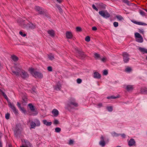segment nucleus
<instances>
[{
  "mask_svg": "<svg viewBox=\"0 0 147 147\" xmlns=\"http://www.w3.org/2000/svg\"><path fill=\"white\" fill-rule=\"evenodd\" d=\"M48 34L52 37H53L55 36V33L53 30H49L47 31Z\"/></svg>",
  "mask_w": 147,
  "mask_h": 147,
  "instance_id": "412c9836",
  "label": "nucleus"
},
{
  "mask_svg": "<svg viewBox=\"0 0 147 147\" xmlns=\"http://www.w3.org/2000/svg\"><path fill=\"white\" fill-rule=\"evenodd\" d=\"M74 141L72 140H69V145L73 144Z\"/></svg>",
  "mask_w": 147,
  "mask_h": 147,
  "instance_id": "603ef678",
  "label": "nucleus"
},
{
  "mask_svg": "<svg viewBox=\"0 0 147 147\" xmlns=\"http://www.w3.org/2000/svg\"><path fill=\"white\" fill-rule=\"evenodd\" d=\"M82 82V80L80 78H78L77 80V83L78 84H80Z\"/></svg>",
  "mask_w": 147,
  "mask_h": 147,
  "instance_id": "c03bdc74",
  "label": "nucleus"
},
{
  "mask_svg": "<svg viewBox=\"0 0 147 147\" xmlns=\"http://www.w3.org/2000/svg\"><path fill=\"white\" fill-rule=\"evenodd\" d=\"M141 92L142 94H147V90H146L144 92H143L142 91H141Z\"/></svg>",
  "mask_w": 147,
  "mask_h": 147,
  "instance_id": "052dcab7",
  "label": "nucleus"
},
{
  "mask_svg": "<svg viewBox=\"0 0 147 147\" xmlns=\"http://www.w3.org/2000/svg\"><path fill=\"white\" fill-rule=\"evenodd\" d=\"M43 123L45 125L47 126H50L51 125L52 123L51 122H49L47 121L46 120H44L42 121Z\"/></svg>",
  "mask_w": 147,
  "mask_h": 147,
  "instance_id": "393cba45",
  "label": "nucleus"
},
{
  "mask_svg": "<svg viewBox=\"0 0 147 147\" xmlns=\"http://www.w3.org/2000/svg\"><path fill=\"white\" fill-rule=\"evenodd\" d=\"M30 71L31 74L35 78H42L43 77V75L42 73L38 72L35 71H34V69L33 68L30 69Z\"/></svg>",
  "mask_w": 147,
  "mask_h": 147,
  "instance_id": "20e7f679",
  "label": "nucleus"
},
{
  "mask_svg": "<svg viewBox=\"0 0 147 147\" xmlns=\"http://www.w3.org/2000/svg\"><path fill=\"white\" fill-rule=\"evenodd\" d=\"M20 110L24 113H25L26 112V111L25 110L24 108L23 107H21L20 108Z\"/></svg>",
  "mask_w": 147,
  "mask_h": 147,
  "instance_id": "a18cd8bd",
  "label": "nucleus"
},
{
  "mask_svg": "<svg viewBox=\"0 0 147 147\" xmlns=\"http://www.w3.org/2000/svg\"><path fill=\"white\" fill-rule=\"evenodd\" d=\"M92 7L93 9L96 10V11H98V9L96 8L95 5H92Z\"/></svg>",
  "mask_w": 147,
  "mask_h": 147,
  "instance_id": "864d4df0",
  "label": "nucleus"
},
{
  "mask_svg": "<svg viewBox=\"0 0 147 147\" xmlns=\"http://www.w3.org/2000/svg\"><path fill=\"white\" fill-rule=\"evenodd\" d=\"M8 105L9 107L13 110L14 113H17V110L16 109L14 105L12 104L10 102H8Z\"/></svg>",
  "mask_w": 147,
  "mask_h": 147,
  "instance_id": "ddd939ff",
  "label": "nucleus"
},
{
  "mask_svg": "<svg viewBox=\"0 0 147 147\" xmlns=\"http://www.w3.org/2000/svg\"><path fill=\"white\" fill-rule=\"evenodd\" d=\"M14 135L16 137H18L21 133L22 128L20 125H17L13 128Z\"/></svg>",
  "mask_w": 147,
  "mask_h": 147,
  "instance_id": "7ed1b4c3",
  "label": "nucleus"
},
{
  "mask_svg": "<svg viewBox=\"0 0 147 147\" xmlns=\"http://www.w3.org/2000/svg\"><path fill=\"white\" fill-rule=\"evenodd\" d=\"M113 25L115 27H116L118 26V23L117 22H114L113 23Z\"/></svg>",
  "mask_w": 147,
  "mask_h": 147,
  "instance_id": "09e8293b",
  "label": "nucleus"
},
{
  "mask_svg": "<svg viewBox=\"0 0 147 147\" xmlns=\"http://www.w3.org/2000/svg\"><path fill=\"white\" fill-rule=\"evenodd\" d=\"M36 10L37 11L38 13L41 15H44L45 12L39 6H36L35 7Z\"/></svg>",
  "mask_w": 147,
  "mask_h": 147,
  "instance_id": "f8f14e48",
  "label": "nucleus"
},
{
  "mask_svg": "<svg viewBox=\"0 0 147 147\" xmlns=\"http://www.w3.org/2000/svg\"><path fill=\"white\" fill-rule=\"evenodd\" d=\"M27 99L26 97H24L23 98L22 102L23 103H26L27 102Z\"/></svg>",
  "mask_w": 147,
  "mask_h": 147,
  "instance_id": "c9c22d12",
  "label": "nucleus"
},
{
  "mask_svg": "<svg viewBox=\"0 0 147 147\" xmlns=\"http://www.w3.org/2000/svg\"><path fill=\"white\" fill-rule=\"evenodd\" d=\"M1 144H2L1 143L0 141V147H2Z\"/></svg>",
  "mask_w": 147,
  "mask_h": 147,
  "instance_id": "69168bd1",
  "label": "nucleus"
},
{
  "mask_svg": "<svg viewBox=\"0 0 147 147\" xmlns=\"http://www.w3.org/2000/svg\"><path fill=\"white\" fill-rule=\"evenodd\" d=\"M97 29L96 27L95 26H94L92 27V30H97Z\"/></svg>",
  "mask_w": 147,
  "mask_h": 147,
  "instance_id": "6e6d98bb",
  "label": "nucleus"
},
{
  "mask_svg": "<svg viewBox=\"0 0 147 147\" xmlns=\"http://www.w3.org/2000/svg\"><path fill=\"white\" fill-rule=\"evenodd\" d=\"M144 9L145 11L146 12H147V9Z\"/></svg>",
  "mask_w": 147,
  "mask_h": 147,
  "instance_id": "338daca9",
  "label": "nucleus"
},
{
  "mask_svg": "<svg viewBox=\"0 0 147 147\" xmlns=\"http://www.w3.org/2000/svg\"><path fill=\"white\" fill-rule=\"evenodd\" d=\"M78 104L75 101H70L67 105V108L69 109H71L74 108V107H77Z\"/></svg>",
  "mask_w": 147,
  "mask_h": 147,
  "instance_id": "423d86ee",
  "label": "nucleus"
},
{
  "mask_svg": "<svg viewBox=\"0 0 147 147\" xmlns=\"http://www.w3.org/2000/svg\"><path fill=\"white\" fill-rule=\"evenodd\" d=\"M52 113L54 117H57L59 114L58 111L56 109H53L52 111Z\"/></svg>",
  "mask_w": 147,
  "mask_h": 147,
  "instance_id": "dca6fc26",
  "label": "nucleus"
},
{
  "mask_svg": "<svg viewBox=\"0 0 147 147\" xmlns=\"http://www.w3.org/2000/svg\"><path fill=\"white\" fill-rule=\"evenodd\" d=\"M23 70L21 66L18 63L15 64L13 67L12 68V73L18 76H20V74Z\"/></svg>",
  "mask_w": 147,
  "mask_h": 147,
  "instance_id": "f257e3e1",
  "label": "nucleus"
},
{
  "mask_svg": "<svg viewBox=\"0 0 147 147\" xmlns=\"http://www.w3.org/2000/svg\"><path fill=\"white\" fill-rule=\"evenodd\" d=\"M131 71V67H128L125 69V71L127 72H130Z\"/></svg>",
  "mask_w": 147,
  "mask_h": 147,
  "instance_id": "2f4dec72",
  "label": "nucleus"
},
{
  "mask_svg": "<svg viewBox=\"0 0 147 147\" xmlns=\"http://www.w3.org/2000/svg\"><path fill=\"white\" fill-rule=\"evenodd\" d=\"M123 19V18L122 16H120V21L122 20Z\"/></svg>",
  "mask_w": 147,
  "mask_h": 147,
  "instance_id": "e2e57ef3",
  "label": "nucleus"
},
{
  "mask_svg": "<svg viewBox=\"0 0 147 147\" xmlns=\"http://www.w3.org/2000/svg\"><path fill=\"white\" fill-rule=\"evenodd\" d=\"M123 61L125 63H127L129 60V55L128 53H123Z\"/></svg>",
  "mask_w": 147,
  "mask_h": 147,
  "instance_id": "9b49d317",
  "label": "nucleus"
},
{
  "mask_svg": "<svg viewBox=\"0 0 147 147\" xmlns=\"http://www.w3.org/2000/svg\"><path fill=\"white\" fill-rule=\"evenodd\" d=\"M3 96L4 97V98L6 99H8L7 97L6 94L4 93V92H3Z\"/></svg>",
  "mask_w": 147,
  "mask_h": 147,
  "instance_id": "5fc2aeb1",
  "label": "nucleus"
},
{
  "mask_svg": "<svg viewBox=\"0 0 147 147\" xmlns=\"http://www.w3.org/2000/svg\"><path fill=\"white\" fill-rule=\"evenodd\" d=\"M30 109L32 112V115H35L37 114L38 112L35 110L34 107L31 103H30L28 105Z\"/></svg>",
  "mask_w": 147,
  "mask_h": 147,
  "instance_id": "6e6552de",
  "label": "nucleus"
},
{
  "mask_svg": "<svg viewBox=\"0 0 147 147\" xmlns=\"http://www.w3.org/2000/svg\"><path fill=\"white\" fill-rule=\"evenodd\" d=\"M93 77L95 78L100 79L101 78V76L98 72L96 71L94 73Z\"/></svg>",
  "mask_w": 147,
  "mask_h": 147,
  "instance_id": "f3484780",
  "label": "nucleus"
},
{
  "mask_svg": "<svg viewBox=\"0 0 147 147\" xmlns=\"http://www.w3.org/2000/svg\"><path fill=\"white\" fill-rule=\"evenodd\" d=\"M9 147H12L11 145H9Z\"/></svg>",
  "mask_w": 147,
  "mask_h": 147,
  "instance_id": "774afa93",
  "label": "nucleus"
},
{
  "mask_svg": "<svg viewBox=\"0 0 147 147\" xmlns=\"http://www.w3.org/2000/svg\"><path fill=\"white\" fill-rule=\"evenodd\" d=\"M135 143L134 140L133 139H131L128 142V145L130 146H133Z\"/></svg>",
  "mask_w": 147,
  "mask_h": 147,
  "instance_id": "aec40b11",
  "label": "nucleus"
},
{
  "mask_svg": "<svg viewBox=\"0 0 147 147\" xmlns=\"http://www.w3.org/2000/svg\"><path fill=\"white\" fill-rule=\"evenodd\" d=\"M131 22L134 23L138 25L142 26H146L147 25V24L146 23H142L141 22H137L134 20H131Z\"/></svg>",
  "mask_w": 147,
  "mask_h": 147,
  "instance_id": "4468645a",
  "label": "nucleus"
},
{
  "mask_svg": "<svg viewBox=\"0 0 147 147\" xmlns=\"http://www.w3.org/2000/svg\"><path fill=\"white\" fill-rule=\"evenodd\" d=\"M11 58L14 61H17L19 59V58L15 55H12L11 56Z\"/></svg>",
  "mask_w": 147,
  "mask_h": 147,
  "instance_id": "5701e85b",
  "label": "nucleus"
},
{
  "mask_svg": "<svg viewBox=\"0 0 147 147\" xmlns=\"http://www.w3.org/2000/svg\"><path fill=\"white\" fill-rule=\"evenodd\" d=\"M111 134L112 136L113 137H117L118 136H119V134H117L115 132H113L111 133Z\"/></svg>",
  "mask_w": 147,
  "mask_h": 147,
  "instance_id": "72a5a7b5",
  "label": "nucleus"
},
{
  "mask_svg": "<svg viewBox=\"0 0 147 147\" xmlns=\"http://www.w3.org/2000/svg\"><path fill=\"white\" fill-rule=\"evenodd\" d=\"M48 57L49 59L51 60H53L54 59V56L53 55L51 54L49 55H48Z\"/></svg>",
  "mask_w": 147,
  "mask_h": 147,
  "instance_id": "bb28decb",
  "label": "nucleus"
},
{
  "mask_svg": "<svg viewBox=\"0 0 147 147\" xmlns=\"http://www.w3.org/2000/svg\"><path fill=\"white\" fill-rule=\"evenodd\" d=\"M20 76L23 79H26L28 77L29 75L26 71L23 70L20 74Z\"/></svg>",
  "mask_w": 147,
  "mask_h": 147,
  "instance_id": "9d476101",
  "label": "nucleus"
},
{
  "mask_svg": "<svg viewBox=\"0 0 147 147\" xmlns=\"http://www.w3.org/2000/svg\"><path fill=\"white\" fill-rule=\"evenodd\" d=\"M94 57L98 59L100 57V55L97 53H95L94 54Z\"/></svg>",
  "mask_w": 147,
  "mask_h": 147,
  "instance_id": "a19ab883",
  "label": "nucleus"
},
{
  "mask_svg": "<svg viewBox=\"0 0 147 147\" xmlns=\"http://www.w3.org/2000/svg\"><path fill=\"white\" fill-rule=\"evenodd\" d=\"M47 70L50 71H52V67L51 66H49L47 67Z\"/></svg>",
  "mask_w": 147,
  "mask_h": 147,
  "instance_id": "49530a36",
  "label": "nucleus"
},
{
  "mask_svg": "<svg viewBox=\"0 0 147 147\" xmlns=\"http://www.w3.org/2000/svg\"><path fill=\"white\" fill-rule=\"evenodd\" d=\"M133 86L130 85L127 86L125 88V89L126 90L128 91L131 90L133 89Z\"/></svg>",
  "mask_w": 147,
  "mask_h": 147,
  "instance_id": "a878e982",
  "label": "nucleus"
},
{
  "mask_svg": "<svg viewBox=\"0 0 147 147\" xmlns=\"http://www.w3.org/2000/svg\"><path fill=\"white\" fill-rule=\"evenodd\" d=\"M98 13L101 16L105 18H108L110 16L109 14L106 11H100Z\"/></svg>",
  "mask_w": 147,
  "mask_h": 147,
  "instance_id": "1a4fd4ad",
  "label": "nucleus"
},
{
  "mask_svg": "<svg viewBox=\"0 0 147 147\" xmlns=\"http://www.w3.org/2000/svg\"><path fill=\"white\" fill-rule=\"evenodd\" d=\"M32 144L27 140H24V141H22V143L20 147H31Z\"/></svg>",
  "mask_w": 147,
  "mask_h": 147,
  "instance_id": "0eeeda50",
  "label": "nucleus"
},
{
  "mask_svg": "<svg viewBox=\"0 0 147 147\" xmlns=\"http://www.w3.org/2000/svg\"><path fill=\"white\" fill-rule=\"evenodd\" d=\"M76 29L77 31L80 32L82 31V28L80 27H77Z\"/></svg>",
  "mask_w": 147,
  "mask_h": 147,
  "instance_id": "ea45409f",
  "label": "nucleus"
},
{
  "mask_svg": "<svg viewBox=\"0 0 147 147\" xmlns=\"http://www.w3.org/2000/svg\"><path fill=\"white\" fill-rule=\"evenodd\" d=\"M121 135V137L123 138H125V134H122Z\"/></svg>",
  "mask_w": 147,
  "mask_h": 147,
  "instance_id": "4d7b16f0",
  "label": "nucleus"
},
{
  "mask_svg": "<svg viewBox=\"0 0 147 147\" xmlns=\"http://www.w3.org/2000/svg\"><path fill=\"white\" fill-rule=\"evenodd\" d=\"M107 60V58L106 57H104L101 59V60L103 62H105Z\"/></svg>",
  "mask_w": 147,
  "mask_h": 147,
  "instance_id": "de8ad7c7",
  "label": "nucleus"
},
{
  "mask_svg": "<svg viewBox=\"0 0 147 147\" xmlns=\"http://www.w3.org/2000/svg\"><path fill=\"white\" fill-rule=\"evenodd\" d=\"M57 7L58 9L59 10V11L61 13H62V10L61 8V7H60L59 5H57Z\"/></svg>",
  "mask_w": 147,
  "mask_h": 147,
  "instance_id": "79ce46f5",
  "label": "nucleus"
},
{
  "mask_svg": "<svg viewBox=\"0 0 147 147\" xmlns=\"http://www.w3.org/2000/svg\"><path fill=\"white\" fill-rule=\"evenodd\" d=\"M108 74V71L107 70H105L103 71V74L105 75H107Z\"/></svg>",
  "mask_w": 147,
  "mask_h": 147,
  "instance_id": "37998d69",
  "label": "nucleus"
},
{
  "mask_svg": "<svg viewBox=\"0 0 147 147\" xmlns=\"http://www.w3.org/2000/svg\"><path fill=\"white\" fill-rule=\"evenodd\" d=\"M36 126H39L40 125V121L38 119H36L34 120Z\"/></svg>",
  "mask_w": 147,
  "mask_h": 147,
  "instance_id": "cd10ccee",
  "label": "nucleus"
},
{
  "mask_svg": "<svg viewBox=\"0 0 147 147\" xmlns=\"http://www.w3.org/2000/svg\"><path fill=\"white\" fill-rule=\"evenodd\" d=\"M57 1L59 3H61L62 2V0H57Z\"/></svg>",
  "mask_w": 147,
  "mask_h": 147,
  "instance_id": "680f3d73",
  "label": "nucleus"
},
{
  "mask_svg": "<svg viewBox=\"0 0 147 147\" xmlns=\"http://www.w3.org/2000/svg\"><path fill=\"white\" fill-rule=\"evenodd\" d=\"M99 108L101 107L102 106V103H99L98 105Z\"/></svg>",
  "mask_w": 147,
  "mask_h": 147,
  "instance_id": "bf43d9fd",
  "label": "nucleus"
},
{
  "mask_svg": "<svg viewBox=\"0 0 147 147\" xmlns=\"http://www.w3.org/2000/svg\"><path fill=\"white\" fill-rule=\"evenodd\" d=\"M17 105L20 108L21 107L20 104L19 102H17Z\"/></svg>",
  "mask_w": 147,
  "mask_h": 147,
  "instance_id": "13d9d810",
  "label": "nucleus"
},
{
  "mask_svg": "<svg viewBox=\"0 0 147 147\" xmlns=\"http://www.w3.org/2000/svg\"><path fill=\"white\" fill-rule=\"evenodd\" d=\"M85 40L87 42H89L90 40V37L89 36H87L86 37Z\"/></svg>",
  "mask_w": 147,
  "mask_h": 147,
  "instance_id": "58836bf2",
  "label": "nucleus"
},
{
  "mask_svg": "<svg viewBox=\"0 0 147 147\" xmlns=\"http://www.w3.org/2000/svg\"><path fill=\"white\" fill-rule=\"evenodd\" d=\"M135 37L136 41L139 43H142L143 41V37L138 32H136L135 34Z\"/></svg>",
  "mask_w": 147,
  "mask_h": 147,
  "instance_id": "39448f33",
  "label": "nucleus"
},
{
  "mask_svg": "<svg viewBox=\"0 0 147 147\" xmlns=\"http://www.w3.org/2000/svg\"><path fill=\"white\" fill-rule=\"evenodd\" d=\"M55 131L56 132H59L61 131V129L59 127H56L55 129Z\"/></svg>",
  "mask_w": 147,
  "mask_h": 147,
  "instance_id": "f704fd0d",
  "label": "nucleus"
},
{
  "mask_svg": "<svg viewBox=\"0 0 147 147\" xmlns=\"http://www.w3.org/2000/svg\"><path fill=\"white\" fill-rule=\"evenodd\" d=\"M61 85L60 83H58L56 85L54 86V89L57 91L60 90L61 89Z\"/></svg>",
  "mask_w": 147,
  "mask_h": 147,
  "instance_id": "a211bd4d",
  "label": "nucleus"
},
{
  "mask_svg": "<svg viewBox=\"0 0 147 147\" xmlns=\"http://www.w3.org/2000/svg\"><path fill=\"white\" fill-rule=\"evenodd\" d=\"M119 97V96H108L107 97V98L108 99H110V98L115 99L117 98H118Z\"/></svg>",
  "mask_w": 147,
  "mask_h": 147,
  "instance_id": "c756f323",
  "label": "nucleus"
},
{
  "mask_svg": "<svg viewBox=\"0 0 147 147\" xmlns=\"http://www.w3.org/2000/svg\"><path fill=\"white\" fill-rule=\"evenodd\" d=\"M59 122L58 120L57 119H55V120L53 121V123L54 124H59Z\"/></svg>",
  "mask_w": 147,
  "mask_h": 147,
  "instance_id": "4c0bfd02",
  "label": "nucleus"
},
{
  "mask_svg": "<svg viewBox=\"0 0 147 147\" xmlns=\"http://www.w3.org/2000/svg\"><path fill=\"white\" fill-rule=\"evenodd\" d=\"M66 36L67 38L71 39L72 37V34L71 32L69 31H67L66 33Z\"/></svg>",
  "mask_w": 147,
  "mask_h": 147,
  "instance_id": "6ab92c4d",
  "label": "nucleus"
},
{
  "mask_svg": "<svg viewBox=\"0 0 147 147\" xmlns=\"http://www.w3.org/2000/svg\"><path fill=\"white\" fill-rule=\"evenodd\" d=\"M32 93L34 94H36V89L35 88H33L32 90V91L31 92Z\"/></svg>",
  "mask_w": 147,
  "mask_h": 147,
  "instance_id": "8fccbe9b",
  "label": "nucleus"
},
{
  "mask_svg": "<svg viewBox=\"0 0 147 147\" xmlns=\"http://www.w3.org/2000/svg\"><path fill=\"white\" fill-rule=\"evenodd\" d=\"M78 53L79 54L80 56L82 58H85L86 56L84 53L82 51L78 50Z\"/></svg>",
  "mask_w": 147,
  "mask_h": 147,
  "instance_id": "4be33fe9",
  "label": "nucleus"
},
{
  "mask_svg": "<svg viewBox=\"0 0 147 147\" xmlns=\"http://www.w3.org/2000/svg\"><path fill=\"white\" fill-rule=\"evenodd\" d=\"M9 117L10 114L8 113H7V114H5V117L6 119H9Z\"/></svg>",
  "mask_w": 147,
  "mask_h": 147,
  "instance_id": "e433bc0d",
  "label": "nucleus"
},
{
  "mask_svg": "<svg viewBox=\"0 0 147 147\" xmlns=\"http://www.w3.org/2000/svg\"><path fill=\"white\" fill-rule=\"evenodd\" d=\"M18 22H21V24L22 26L24 28L27 29H35L36 27V25L32 24V23H28L27 24H26L24 23V22L22 21V22L21 21L20 22L19 20L18 21Z\"/></svg>",
  "mask_w": 147,
  "mask_h": 147,
  "instance_id": "f03ea898",
  "label": "nucleus"
},
{
  "mask_svg": "<svg viewBox=\"0 0 147 147\" xmlns=\"http://www.w3.org/2000/svg\"><path fill=\"white\" fill-rule=\"evenodd\" d=\"M20 34L21 35L23 36H26V34H23L22 32V31H20L19 32Z\"/></svg>",
  "mask_w": 147,
  "mask_h": 147,
  "instance_id": "3c124183",
  "label": "nucleus"
},
{
  "mask_svg": "<svg viewBox=\"0 0 147 147\" xmlns=\"http://www.w3.org/2000/svg\"><path fill=\"white\" fill-rule=\"evenodd\" d=\"M139 32L143 34L144 33V31L142 30H141L139 31Z\"/></svg>",
  "mask_w": 147,
  "mask_h": 147,
  "instance_id": "0e129e2a",
  "label": "nucleus"
},
{
  "mask_svg": "<svg viewBox=\"0 0 147 147\" xmlns=\"http://www.w3.org/2000/svg\"><path fill=\"white\" fill-rule=\"evenodd\" d=\"M139 50L141 52H142L143 53H147V49L144 48L140 47L139 48Z\"/></svg>",
  "mask_w": 147,
  "mask_h": 147,
  "instance_id": "b1692460",
  "label": "nucleus"
},
{
  "mask_svg": "<svg viewBox=\"0 0 147 147\" xmlns=\"http://www.w3.org/2000/svg\"><path fill=\"white\" fill-rule=\"evenodd\" d=\"M30 126L32 128H34L36 126V123L32 121L31 123Z\"/></svg>",
  "mask_w": 147,
  "mask_h": 147,
  "instance_id": "c85d7f7f",
  "label": "nucleus"
},
{
  "mask_svg": "<svg viewBox=\"0 0 147 147\" xmlns=\"http://www.w3.org/2000/svg\"><path fill=\"white\" fill-rule=\"evenodd\" d=\"M139 13L140 14L143 16H145V12L142 10H140Z\"/></svg>",
  "mask_w": 147,
  "mask_h": 147,
  "instance_id": "7c9ffc66",
  "label": "nucleus"
},
{
  "mask_svg": "<svg viewBox=\"0 0 147 147\" xmlns=\"http://www.w3.org/2000/svg\"><path fill=\"white\" fill-rule=\"evenodd\" d=\"M101 140L99 142V144L102 146H104L105 145V142L104 140V137L101 136L100 138Z\"/></svg>",
  "mask_w": 147,
  "mask_h": 147,
  "instance_id": "2eb2a0df",
  "label": "nucleus"
},
{
  "mask_svg": "<svg viewBox=\"0 0 147 147\" xmlns=\"http://www.w3.org/2000/svg\"><path fill=\"white\" fill-rule=\"evenodd\" d=\"M107 108L108 111L109 112L112 111L113 110L112 107L111 106L107 107Z\"/></svg>",
  "mask_w": 147,
  "mask_h": 147,
  "instance_id": "473e14b6",
  "label": "nucleus"
}]
</instances>
